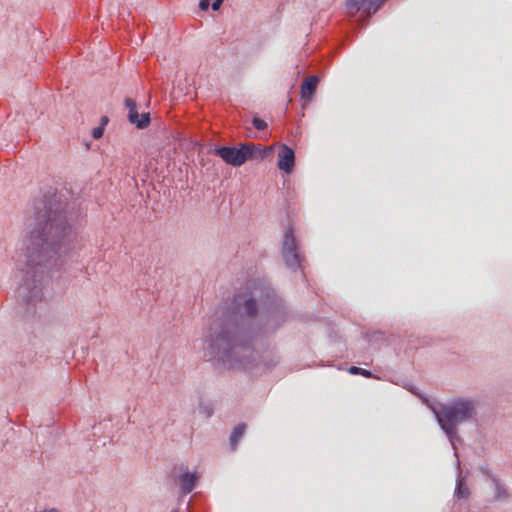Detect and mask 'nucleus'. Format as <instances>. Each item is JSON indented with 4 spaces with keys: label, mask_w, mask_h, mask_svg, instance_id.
Instances as JSON below:
<instances>
[{
    "label": "nucleus",
    "mask_w": 512,
    "mask_h": 512,
    "mask_svg": "<svg viewBox=\"0 0 512 512\" xmlns=\"http://www.w3.org/2000/svg\"><path fill=\"white\" fill-rule=\"evenodd\" d=\"M491 485L493 487V491H494V496H493V499L494 501H497V502H504V501H507L508 498H509V493L507 491V488L506 486L500 481L499 478L497 479H493V481L491 482Z\"/></svg>",
    "instance_id": "9d476101"
},
{
    "label": "nucleus",
    "mask_w": 512,
    "mask_h": 512,
    "mask_svg": "<svg viewBox=\"0 0 512 512\" xmlns=\"http://www.w3.org/2000/svg\"><path fill=\"white\" fill-rule=\"evenodd\" d=\"M246 428H247V426L245 423H240L237 426H235V428L231 432L230 437H229V443H230L232 450L236 449L238 442L245 434Z\"/></svg>",
    "instance_id": "9b49d317"
},
{
    "label": "nucleus",
    "mask_w": 512,
    "mask_h": 512,
    "mask_svg": "<svg viewBox=\"0 0 512 512\" xmlns=\"http://www.w3.org/2000/svg\"><path fill=\"white\" fill-rule=\"evenodd\" d=\"M145 167H146L147 169H152V168H153V162H152V161L147 162V164L145 165Z\"/></svg>",
    "instance_id": "bb28decb"
},
{
    "label": "nucleus",
    "mask_w": 512,
    "mask_h": 512,
    "mask_svg": "<svg viewBox=\"0 0 512 512\" xmlns=\"http://www.w3.org/2000/svg\"><path fill=\"white\" fill-rule=\"evenodd\" d=\"M274 146L245 143L237 146L207 145L199 148V155L214 154L224 161L268 160L274 157Z\"/></svg>",
    "instance_id": "20e7f679"
},
{
    "label": "nucleus",
    "mask_w": 512,
    "mask_h": 512,
    "mask_svg": "<svg viewBox=\"0 0 512 512\" xmlns=\"http://www.w3.org/2000/svg\"><path fill=\"white\" fill-rule=\"evenodd\" d=\"M109 122V119L107 116H102L101 119H100V123L98 125V127H103V130H105V126L108 124Z\"/></svg>",
    "instance_id": "b1692460"
},
{
    "label": "nucleus",
    "mask_w": 512,
    "mask_h": 512,
    "mask_svg": "<svg viewBox=\"0 0 512 512\" xmlns=\"http://www.w3.org/2000/svg\"><path fill=\"white\" fill-rule=\"evenodd\" d=\"M198 412L208 419L213 415V405L210 402L201 401L198 405Z\"/></svg>",
    "instance_id": "4468645a"
},
{
    "label": "nucleus",
    "mask_w": 512,
    "mask_h": 512,
    "mask_svg": "<svg viewBox=\"0 0 512 512\" xmlns=\"http://www.w3.org/2000/svg\"><path fill=\"white\" fill-rule=\"evenodd\" d=\"M296 162H277L278 168L286 174H291L295 168Z\"/></svg>",
    "instance_id": "a211bd4d"
},
{
    "label": "nucleus",
    "mask_w": 512,
    "mask_h": 512,
    "mask_svg": "<svg viewBox=\"0 0 512 512\" xmlns=\"http://www.w3.org/2000/svg\"><path fill=\"white\" fill-rule=\"evenodd\" d=\"M277 160H295L294 150L286 144H281L278 147Z\"/></svg>",
    "instance_id": "ddd939ff"
},
{
    "label": "nucleus",
    "mask_w": 512,
    "mask_h": 512,
    "mask_svg": "<svg viewBox=\"0 0 512 512\" xmlns=\"http://www.w3.org/2000/svg\"><path fill=\"white\" fill-rule=\"evenodd\" d=\"M200 475L196 470L190 471L187 467L181 466V472L176 477V483L179 488V494L186 496L190 494L196 487Z\"/></svg>",
    "instance_id": "423d86ee"
},
{
    "label": "nucleus",
    "mask_w": 512,
    "mask_h": 512,
    "mask_svg": "<svg viewBox=\"0 0 512 512\" xmlns=\"http://www.w3.org/2000/svg\"><path fill=\"white\" fill-rule=\"evenodd\" d=\"M481 473L488 479L490 482L493 481V479H497L498 477L491 471L488 465H481L480 466Z\"/></svg>",
    "instance_id": "6ab92c4d"
},
{
    "label": "nucleus",
    "mask_w": 512,
    "mask_h": 512,
    "mask_svg": "<svg viewBox=\"0 0 512 512\" xmlns=\"http://www.w3.org/2000/svg\"><path fill=\"white\" fill-rule=\"evenodd\" d=\"M68 190L50 187L33 203L35 221L28 242L18 260L20 282L17 304L23 317L33 321L42 316L44 287L54 271L69 272L83 247L80 235V210L68 199Z\"/></svg>",
    "instance_id": "f03ea898"
},
{
    "label": "nucleus",
    "mask_w": 512,
    "mask_h": 512,
    "mask_svg": "<svg viewBox=\"0 0 512 512\" xmlns=\"http://www.w3.org/2000/svg\"><path fill=\"white\" fill-rule=\"evenodd\" d=\"M251 124L258 131H264L268 127L266 121L256 115L252 117Z\"/></svg>",
    "instance_id": "f3484780"
},
{
    "label": "nucleus",
    "mask_w": 512,
    "mask_h": 512,
    "mask_svg": "<svg viewBox=\"0 0 512 512\" xmlns=\"http://www.w3.org/2000/svg\"><path fill=\"white\" fill-rule=\"evenodd\" d=\"M171 512H178V511H177V510H173V511H171Z\"/></svg>",
    "instance_id": "c85d7f7f"
},
{
    "label": "nucleus",
    "mask_w": 512,
    "mask_h": 512,
    "mask_svg": "<svg viewBox=\"0 0 512 512\" xmlns=\"http://www.w3.org/2000/svg\"><path fill=\"white\" fill-rule=\"evenodd\" d=\"M387 0H347L346 7L351 13L362 11L369 15L376 13Z\"/></svg>",
    "instance_id": "0eeeda50"
},
{
    "label": "nucleus",
    "mask_w": 512,
    "mask_h": 512,
    "mask_svg": "<svg viewBox=\"0 0 512 512\" xmlns=\"http://www.w3.org/2000/svg\"><path fill=\"white\" fill-rule=\"evenodd\" d=\"M348 372L350 374H352V375H361V376H363L365 378L373 377V373L370 370L363 369V368H360V367H357V366H351L348 369Z\"/></svg>",
    "instance_id": "dca6fc26"
},
{
    "label": "nucleus",
    "mask_w": 512,
    "mask_h": 512,
    "mask_svg": "<svg viewBox=\"0 0 512 512\" xmlns=\"http://www.w3.org/2000/svg\"><path fill=\"white\" fill-rule=\"evenodd\" d=\"M150 113L144 112L142 114H135L132 120H128L131 124L135 125L137 129H145L150 124Z\"/></svg>",
    "instance_id": "f8f14e48"
},
{
    "label": "nucleus",
    "mask_w": 512,
    "mask_h": 512,
    "mask_svg": "<svg viewBox=\"0 0 512 512\" xmlns=\"http://www.w3.org/2000/svg\"><path fill=\"white\" fill-rule=\"evenodd\" d=\"M319 76L312 75L306 78L301 84L300 95L303 100H310L317 90Z\"/></svg>",
    "instance_id": "6e6552de"
},
{
    "label": "nucleus",
    "mask_w": 512,
    "mask_h": 512,
    "mask_svg": "<svg viewBox=\"0 0 512 512\" xmlns=\"http://www.w3.org/2000/svg\"><path fill=\"white\" fill-rule=\"evenodd\" d=\"M156 164H159L160 162H155ZM162 164L166 163V166H167V170L169 171L171 165H173V167L175 166L176 162H161Z\"/></svg>",
    "instance_id": "393cba45"
},
{
    "label": "nucleus",
    "mask_w": 512,
    "mask_h": 512,
    "mask_svg": "<svg viewBox=\"0 0 512 512\" xmlns=\"http://www.w3.org/2000/svg\"><path fill=\"white\" fill-rule=\"evenodd\" d=\"M432 412L454 450V456L458 457L456 444L462 443L458 435V426L476 417L477 408L474 400L463 397L453 398L448 403H439L432 408Z\"/></svg>",
    "instance_id": "7ed1b4c3"
},
{
    "label": "nucleus",
    "mask_w": 512,
    "mask_h": 512,
    "mask_svg": "<svg viewBox=\"0 0 512 512\" xmlns=\"http://www.w3.org/2000/svg\"><path fill=\"white\" fill-rule=\"evenodd\" d=\"M124 103L126 108L128 109V120H132V118L135 117V114L138 113L136 101L132 98H126Z\"/></svg>",
    "instance_id": "2eb2a0df"
},
{
    "label": "nucleus",
    "mask_w": 512,
    "mask_h": 512,
    "mask_svg": "<svg viewBox=\"0 0 512 512\" xmlns=\"http://www.w3.org/2000/svg\"><path fill=\"white\" fill-rule=\"evenodd\" d=\"M369 342H378V341H385V334L382 331H374L369 336Z\"/></svg>",
    "instance_id": "aec40b11"
},
{
    "label": "nucleus",
    "mask_w": 512,
    "mask_h": 512,
    "mask_svg": "<svg viewBox=\"0 0 512 512\" xmlns=\"http://www.w3.org/2000/svg\"><path fill=\"white\" fill-rule=\"evenodd\" d=\"M224 0H210L211 2V9L213 11H217L222 6Z\"/></svg>",
    "instance_id": "5701e85b"
},
{
    "label": "nucleus",
    "mask_w": 512,
    "mask_h": 512,
    "mask_svg": "<svg viewBox=\"0 0 512 512\" xmlns=\"http://www.w3.org/2000/svg\"><path fill=\"white\" fill-rule=\"evenodd\" d=\"M229 164H231L232 166L234 167H239L241 166L242 164H244L245 162H228Z\"/></svg>",
    "instance_id": "a878e982"
},
{
    "label": "nucleus",
    "mask_w": 512,
    "mask_h": 512,
    "mask_svg": "<svg viewBox=\"0 0 512 512\" xmlns=\"http://www.w3.org/2000/svg\"><path fill=\"white\" fill-rule=\"evenodd\" d=\"M281 256L285 266L291 271L302 268L304 256L299 251L298 240L295 236L294 228L291 225L287 227L283 236Z\"/></svg>",
    "instance_id": "39448f33"
},
{
    "label": "nucleus",
    "mask_w": 512,
    "mask_h": 512,
    "mask_svg": "<svg viewBox=\"0 0 512 512\" xmlns=\"http://www.w3.org/2000/svg\"><path fill=\"white\" fill-rule=\"evenodd\" d=\"M44 512H58V511L56 509H51V510L44 511Z\"/></svg>",
    "instance_id": "cd10ccee"
},
{
    "label": "nucleus",
    "mask_w": 512,
    "mask_h": 512,
    "mask_svg": "<svg viewBox=\"0 0 512 512\" xmlns=\"http://www.w3.org/2000/svg\"><path fill=\"white\" fill-rule=\"evenodd\" d=\"M457 468L460 470V461L457 459ZM461 471H459L458 478L456 480V485L454 489V496L461 500V499H467L470 495V490L465 482V479L460 477Z\"/></svg>",
    "instance_id": "1a4fd4ad"
},
{
    "label": "nucleus",
    "mask_w": 512,
    "mask_h": 512,
    "mask_svg": "<svg viewBox=\"0 0 512 512\" xmlns=\"http://www.w3.org/2000/svg\"><path fill=\"white\" fill-rule=\"evenodd\" d=\"M292 319L288 305L270 282L251 278L234 292L208 327L205 355L252 376L271 371L279 360L275 350H256V342L263 335L276 333Z\"/></svg>",
    "instance_id": "f257e3e1"
},
{
    "label": "nucleus",
    "mask_w": 512,
    "mask_h": 512,
    "mask_svg": "<svg viewBox=\"0 0 512 512\" xmlns=\"http://www.w3.org/2000/svg\"><path fill=\"white\" fill-rule=\"evenodd\" d=\"M104 134V130H103V127H94L92 130H91V136L94 138V139H99L103 136Z\"/></svg>",
    "instance_id": "412c9836"
},
{
    "label": "nucleus",
    "mask_w": 512,
    "mask_h": 512,
    "mask_svg": "<svg viewBox=\"0 0 512 512\" xmlns=\"http://www.w3.org/2000/svg\"><path fill=\"white\" fill-rule=\"evenodd\" d=\"M210 7H211V2H210V0H200V1H199V8H200V10H202V11H206V10H208Z\"/></svg>",
    "instance_id": "4be33fe9"
}]
</instances>
